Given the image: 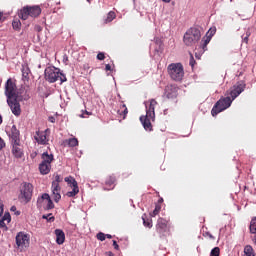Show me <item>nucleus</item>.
<instances>
[{
  "label": "nucleus",
  "mask_w": 256,
  "mask_h": 256,
  "mask_svg": "<svg viewBox=\"0 0 256 256\" xmlns=\"http://www.w3.org/2000/svg\"><path fill=\"white\" fill-rule=\"evenodd\" d=\"M247 87V84L245 83L244 80L238 81L233 87L232 90L230 91L229 96L227 97H221L213 106L211 110V115L212 117H217L219 113H222V111H225L226 109H229L231 107L233 101L236 100V98L245 91Z\"/></svg>",
  "instance_id": "f257e3e1"
},
{
  "label": "nucleus",
  "mask_w": 256,
  "mask_h": 256,
  "mask_svg": "<svg viewBox=\"0 0 256 256\" xmlns=\"http://www.w3.org/2000/svg\"><path fill=\"white\" fill-rule=\"evenodd\" d=\"M44 79L48 83H57V81H60V85L67 82V76L61 71V69L55 66H49L45 69Z\"/></svg>",
  "instance_id": "f03ea898"
},
{
  "label": "nucleus",
  "mask_w": 256,
  "mask_h": 256,
  "mask_svg": "<svg viewBox=\"0 0 256 256\" xmlns=\"http://www.w3.org/2000/svg\"><path fill=\"white\" fill-rule=\"evenodd\" d=\"M199 41H201V27L193 26L184 33L183 43L186 47H195Z\"/></svg>",
  "instance_id": "7ed1b4c3"
},
{
  "label": "nucleus",
  "mask_w": 256,
  "mask_h": 256,
  "mask_svg": "<svg viewBox=\"0 0 256 256\" xmlns=\"http://www.w3.org/2000/svg\"><path fill=\"white\" fill-rule=\"evenodd\" d=\"M168 73L173 79V81H183L185 75V70L183 69V64L181 63H172L168 66Z\"/></svg>",
  "instance_id": "20e7f679"
},
{
  "label": "nucleus",
  "mask_w": 256,
  "mask_h": 256,
  "mask_svg": "<svg viewBox=\"0 0 256 256\" xmlns=\"http://www.w3.org/2000/svg\"><path fill=\"white\" fill-rule=\"evenodd\" d=\"M33 184L29 182H23L20 187V194L18 199L24 201V203H30L33 199Z\"/></svg>",
  "instance_id": "39448f33"
},
{
  "label": "nucleus",
  "mask_w": 256,
  "mask_h": 256,
  "mask_svg": "<svg viewBox=\"0 0 256 256\" xmlns=\"http://www.w3.org/2000/svg\"><path fill=\"white\" fill-rule=\"evenodd\" d=\"M11 153L15 159H23L25 151L23 150V144L21 142L10 143Z\"/></svg>",
  "instance_id": "423d86ee"
},
{
  "label": "nucleus",
  "mask_w": 256,
  "mask_h": 256,
  "mask_svg": "<svg viewBox=\"0 0 256 256\" xmlns=\"http://www.w3.org/2000/svg\"><path fill=\"white\" fill-rule=\"evenodd\" d=\"M17 86L15 85V83H13V80H11V78H9L6 83H5V96L7 97V99H13V98H17L19 97L18 94L15 93V88Z\"/></svg>",
  "instance_id": "0eeeda50"
},
{
  "label": "nucleus",
  "mask_w": 256,
  "mask_h": 256,
  "mask_svg": "<svg viewBox=\"0 0 256 256\" xmlns=\"http://www.w3.org/2000/svg\"><path fill=\"white\" fill-rule=\"evenodd\" d=\"M144 105L146 107V116L152 121H155V106L157 105V101L150 99L148 102H144Z\"/></svg>",
  "instance_id": "6e6552de"
},
{
  "label": "nucleus",
  "mask_w": 256,
  "mask_h": 256,
  "mask_svg": "<svg viewBox=\"0 0 256 256\" xmlns=\"http://www.w3.org/2000/svg\"><path fill=\"white\" fill-rule=\"evenodd\" d=\"M15 239L17 247H25V245H29V240L31 239V236H29V234L25 232H18Z\"/></svg>",
  "instance_id": "1a4fd4ad"
},
{
  "label": "nucleus",
  "mask_w": 256,
  "mask_h": 256,
  "mask_svg": "<svg viewBox=\"0 0 256 256\" xmlns=\"http://www.w3.org/2000/svg\"><path fill=\"white\" fill-rule=\"evenodd\" d=\"M7 104L15 117H19V115H21V104L17 101V98H12V100L8 98Z\"/></svg>",
  "instance_id": "9d476101"
},
{
  "label": "nucleus",
  "mask_w": 256,
  "mask_h": 256,
  "mask_svg": "<svg viewBox=\"0 0 256 256\" xmlns=\"http://www.w3.org/2000/svg\"><path fill=\"white\" fill-rule=\"evenodd\" d=\"M10 143L21 142V132L17 129L16 125H13L8 133Z\"/></svg>",
  "instance_id": "9b49d317"
},
{
  "label": "nucleus",
  "mask_w": 256,
  "mask_h": 256,
  "mask_svg": "<svg viewBox=\"0 0 256 256\" xmlns=\"http://www.w3.org/2000/svg\"><path fill=\"white\" fill-rule=\"evenodd\" d=\"M156 231L160 237H165V233H167V220L159 218L156 224Z\"/></svg>",
  "instance_id": "f8f14e48"
},
{
  "label": "nucleus",
  "mask_w": 256,
  "mask_h": 256,
  "mask_svg": "<svg viewBox=\"0 0 256 256\" xmlns=\"http://www.w3.org/2000/svg\"><path fill=\"white\" fill-rule=\"evenodd\" d=\"M34 139L38 145H47V134H45V132L36 131Z\"/></svg>",
  "instance_id": "ddd939ff"
},
{
  "label": "nucleus",
  "mask_w": 256,
  "mask_h": 256,
  "mask_svg": "<svg viewBox=\"0 0 256 256\" xmlns=\"http://www.w3.org/2000/svg\"><path fill=\"white\" fill-rule=\"evenodd\" d=\"M140 122L142 123L145 131H153V125L151 124V118H149V116H141Z\"/></svg>",
  "instance_id": "4468645a"
},
{
  "label": "nucleus",
  "mask_w": 256,
  "mask_h": 256,
  "mask_svg": "<svg viewBox=\"0 0 256 256\" xmlns=\"http://www.w3.org/2000/svg\"><path fill=\"white\" fill-rule=\"evenodd\" d=\"M54 233L56 235L57 245H63L65 243V232L61 229H56Z\"/></svg>",
  "instance_id": "2eb2a0df"
},
{
  "label": "nucleus",
  "mask_w": 256,
  "mask_h": 256,
  "mask_svg": "<svg viewBox=\"0 0 256 256\" xmlns=\"http://www.w3.org/2000/svg\"><path fill=\"white\" fill-rule=\"evenodd\" d=\"M39 171H40L41 175H49V173H51V164L41 162L39 164Z\"/></svg>",
  "instance_id": "dca6fc26"
},
{
  "label": "nucleus",
  "mask_w": 256,
  "mask_h": 256,
  "mask_svg": "<svg viewBox=\"0 0 256 256\" xmlns=\"http://www.w3.org/2000/svg\"><path fill=\"white\" fill-rule=\"evenodd\" d=\"M30 17L36 18L41 15V7L39 6H29Z\"/></svg>",
  "instance_id": "f3484780"
},
{
  "label": "nucleus",
  "mask_w": 256,
  "mask_h": 256,
  "mask_svg": "<svg viewBox=\"0 0 256 256\" xmlns=\"http://www.w3.org/2000/svg\"><path fill=\"white\" fill-rule=\"evenodd\" d=\"M54 156L53 154H49V152H44L42 154V163H46L48 165H51V163H53L54 160Z\"/></svg>",
  "instance_id": "a211bd4d"
},
{
  "label": "nucleus",
  "mask_w": 256,
  "mask_h": 256,
  "mask_svg": "<svg viewBox=\"0 0 256 256\" xmlns=\"http://www.w3.org/2000/svg\"><path fill=\"white\" fill-rule=\"evenodd\" d=\"M19 17L23 19V21H27L30 17V11L29 6L23 7V9L20 10Z\"/></svg>",
  "instance_id": "6ab92c4d"
},
{
  "label": "nucleus",
  "mask_w": 256,
  "mask_h": 256,
  "mask_svg": "<svg viewBox=\"0 0 256 256\" xmlns=\"http://www.w3.org/2000/svg\"><path fill=\"white\" fill-rule=\"evenodd\" d=\"M51 199L49 193H43L40 197L37 198V207H41L43 205V201H48Z\"/></svg>",
  "instance_id": "aec40b11"
},
{
  "label": "nucleus",
  "mask_w": 256,
  "mask_h": 256,
  "mask_svg": "<svg viewBox=\"0 0 256 256\" xmlns=\"http://www.w3.org/2000/svg\"><path fill=\"white\" fill-rule=\"evenodd\" d=\"M63 182V177H61V175L57 174L55 176V180L52 182V187H54V190L57 191V189L61 188V186H59V184Z\"/></svg>",
  "instance_id": "412c9836"
},
{
  "label": "nucleus",
  "mask_w": 256,
  "mask_h": 256,
  "mask_svg": "<svg viewBox=\"0 0 256 256\" xmlns=\"http://www.w3.org/2000/svg\"><path fill=\"white\" fill-rule=\"evenodd\" d=\"M61 188H57L55 190V187L52 186V193H53V197H54V201L55 203H59V201H61Z\"/></svg>",
  "instance_id": "4be33fe9"
},
{
  "label": "nucleus",
  "mask_w": 256,
  "mask_h": 256,
  "mask_svg": "<svg viewBox=\"0 0 256 256\" xmlns=\"http://www.w3.org/2000/svg\"><path fill=\"white\" fill-rule=\"evenodd\" d=\"M142 221L144 227H148V229H151V227H153V222L151 221V219L147 218V214L142 215Z\"/></svg>",
  "instance_id": "5701e85b"
},
{
  "label": "nucleus",
  "mask_w": 256,
  "mask_h": 256,
  "mask_svg": "<svg viewBox=\"0 0 256 256\" xmlns=\"http://www.w3.org/2000/svg\"><path fill=\"white\" fill-rule=\"evenodd\" d=\"M64 181H65L66 183H68L69 187H77V186H79V185L77 184V180H75V179L73 178V176L65 177V178H64Z\"/></svg>",
  "instance_id": "b1692460"
},
{
  "label": "nucleus",
  "mask_w": 256,
  "mask_h": 256,
  "mask_svg": "<svg viewBox=\"0 0 256 256\" xmlns=\"http://www.w3.org/2000/svg\"><path fill=\"white\" fill-rule=\"evenodd\" d=\"M244 253L246 256H255V251L251 245H246L244 247Z\"/></svg>",
  "instance_id": "393cba45"
},
{
  "label": "nucleus",
  "mask_w": 256,
  "mask_h": 256,
  "mask_svg": "<svg viewBox=\"0 0 256 256\" xmlns=\"http://www.w3.org/2000/svg\"><path fill=\"white\" fill-rule=\"evenodd\" d=\"M42 219H45L47 223H54L55 222V216H53V213H48L42 215Z\"/></svg>",
  "instance_id": "a878e982"
},
{
  "label": "nucleus",
  "mask_w": 256,
  "mask_h": 256,
  "mask_svg": "<svg viewBox=\"0 0 256 256\" xmlns=\"http://www.w3.org/2000/svg\"><path fill=\"white\" fill-rule=\"evenodd\" d=\"M250 233H252V235L256 234V217L252 218L251 222H250Z\"/></svg>",
  "instance_id": "bb28decb"
},
{
  "label": "nucleus",
  "mask_w": 256,
  "mask_h": 256,
  "mask_svg": "<svg viewBox=\"0 0 256 256\" xmlns=\"http://www.w3.org/2000/svg\"><path fill=\"white\" fill-rule=\"evenodd\" d=\"M79 193V186H72V191L66 193L67 197H75Z\"/></svg>",
  "instance_id": "cd10ccee"
},
{
  "label": "nucleus",
  "mask_w": 256,
  "mask_h": 256,
  "mask_svg": "<svg viewBox=\"0 0 256 256\" xmlns=\"http://www.w3.org/2000/svg\"><path fill=\"white\" fill-rule=\"evenodd\" d=\"M21 72H22L23 79H29V74L31 73V70H29V67L22 66Z\"/></svg>",
  "instance_id": "c85d7f7f"
},
{
  "label": "nucleus",
  "mask_w": 256,
  "mask_h": 256,
  "mask_svg": "<svg viewBox=\"0 0 256 256\" xmlns=\"http://www.w3.org/2000/svg\"><path fill=\"white\" fill-rule=\"evenodd\" d=\"M77 145H79V140H77V138L68 139V146L69 147H77Z\"/></svg>",
  "instance_id": "c756f323"
},
{
  "label": "nucleus",
  "mask_w": 256,
  "mask_h": 256,
  "mask_svg": "<svg viewBox=\"0 0 256 256\" xmlns=\"http://www.w3.org/2000/svg\"><path fill=\"white\" fill-rule=\"evenodd\" d=\"M116 15H115V12L113 11H110L108 14H107V17L105 19V23H111V21H113V19H115Z\"/></svg>",
  "instance_id": "7c9ffc66"
},
{
  "label": "nucleus",
  "mask_w": 256,
  "mask_h": 256,
  "mask_svg": "<svg viewBox=\"0 0 256 256\" xmlns=\"http://www.w3.org/2000/svg\"><path fill=\"white\" fill-rule=\"evenodd\" d=\"M217 33V28L216 27H211L207 32H206V36L210 37L211 39H213V36Z\"/></svg>",
  "instance_id": "2f4dec72"
},
{
  "label": "nucleus",
  "mask_w": 256,
  "mask_h": 256,
  "mask_svg": "<svg viewBox=\"0 0 256 256\" xmlns=\"http://www.w3.org/2000/svg\"><path fill=\"white\" fill-rule=\"evenodd\" d=\"M47 201H48V204L44 208L45 211H51V209H55V204L53 203V200L50 198Z\"/></svg>",
  "instance_id": "473e14b6"
},
{
  "label": "nucleus",
  "mask_w": 256,
  "mask_h": 256,
  "mask_svg": "<svg viewBox=\"0 0 256 256\" xmlns=\"http://www.w3.org/2000/svg\"><path fill=\"white\" fill-rule=\"evenodd\" d=\"M106 186L107 187H111V185H115V176H109L107 179H106Z\"/></svg>",
  "instance_id": "72a5a7b5"
},
{
  "label": "nucleus",
  "mask_w": 256,
  "mask_h": 256,
  "mask_svg": "<svg viewBox=\"0 0 256 256\" xmlns=\"http://www.w3.org/2000/svg\"><path fill=\"white\" fill-rule=\"evenodd\" d=\"M220 255H221V249L219 247H214L210 252V256H220Z\"/></svg>",
  "instance_id": "f704fd0d"
},
{
  "label": "nucleus",
  "mask_w": 256,
  "mask_h": 256,
  "mask_svg": "<svg viewBox=\"0 0 256 256\" xmlns=\"http://www.w3.org/2000/svg\"><path fill=\"white\" fill-rule=\"evenodd\" d=\"M167 99H177V92L176 91H167L166 92Z\"/></svg>",
  "instance_id": "c9c22d12"
},
{
  "label": "nucleus",
  "mask_w": 256,
  "mask_h": 256,
  "mask_svg": "<svg viewBox=\"0 0 256 256\" xmlns=\"http://www.w3.org/2000/svg\"><path fill=\"white\" fill-rule=\"evenodd\" d=\"M2 221H7V223H11V214L9 212H5Z\"/></svg>",
  "instance_id": "e433bc0d"
},
{
  "label": "nucleus",
  "mask_w": 256,
  "mask_h": 256,
  "mask_svg": "<svg viewBox=\"0 0 256 256\" xmlns=\"http://www.w3.org/2000/svg\"><path fill=\"white\" fill-rule=\"evenodd\" d=\"M12 27L15 29V31H19L21 29V22L20 21H13L12 22Z\"/></svg>",
  "instance_id": "4c0bfd02"
},
{
  "label": "nucleus",
  "mask_w": 256,
  "mask_h": 256,
  "mask_svg": "<svg viewBox=\"0 0 256 256\" xmlns=\"http://www.w3.org/2000/svg\"><path fill=\"white\" fill-rule=\"evenodd\" d=\"M159 211H161V205L156 204L155 209L152 212V216L155 217L156 215H159Z\"/></svg>",
  "instance_id": "58836bf2"
},
{
  "label": "nucleus",
  "mask_w": 256,
  "mask_h": 256,
  "mask_svg": "<svg viewBox=\"0 0 256 256\" xmlns=\"http://www.w3.org/2000/svg\"><path fill=\"white\" fill-rule=\"evenodd\" d=\"M98 241H105L106 239V234L103 233V232H99L97 235H96Z\"/></svg>",
  "instance_id": "ea45409f"
},
{
  "label": "nucleus",
  "mask_w": 256,
  "mask_h": 256,
  "mask_svg": "<svg viewBox=\"0 0 256 256\" xmlns=\"http://www.w3.org/2000/svg\"><path fill=\"white\" fill-rule=\"evenodd\" d=\"M85 115H93V112L87 111V110H82V114L80 115V117H81L82 119H85V117H87V116H85Z\"/></svg>",
  "instance_id": "a19ab883"
},
{
  "label": "nucleus",
  "mask_w": 256,
  "mask_h": 256,
  "mask_svg": "<svg viewBox=\"0 0 256 256\" xmlns=\"http://www.w3.org/2000/svg\"><path fill=\"white\" fill-rule=\"evenodd\" d=\"M211 37L205 35L203 38H202V43H206L207 45H209V43H211Z\"/></svg>",
  "instance_id": "79ce46f5"
},
{
  "label": "nucleus",
  "mask_w": 256,
  "mask_h": 256,
  "mask_svg": "<svg viewBox=\"0 0 256 256\" xmlns=\"http://www.w3.org/2000/svg\"><path fill=\"white\" fill-rule=\"evenodd\" d=\"M195 58L193 57V54L190 53V61H189V65L190 67H195Z\"/></svg>",
  "instance_id": "37998d69"
},
{
  "label": "nucleus",
  "mask_w": 256,
  "mask_h": 256,
  "mask_svg": "<svg viewBox=\"0 0 256 256\" xmlns=\"http://www.w3.org/2000/svg\"><path fill=\"white\" fill-rule=\"evenodd\" d=\"M97 59H98V61H105V53L99 52L97 54Z\"/></svg>",
  "instance_id": "c03bdc74"
},
{
  "label": "nucleus",
  "mask_w": 256,
  "mask_h": 256,
  "mask_svg": "<svg viewBox=\"0 0 256 256\" xmlns=\"http://www.w3.org/2000/svg\"><path fill=\"white\" fill-rule=\"evenodd\" d=\"M10 211L14 212L15 215H17V216L21 215V211L17 210V207H16V206H12V207L10 208Z\"/></svg>",
  "instance_id": "a18cd8bd"
},
{
  "label": "nucleus",
  "mask_w": 256,
  "mask_h": 256,
  "mask_svg": "<svg viewBox=\"0 0 256 256\" xmlns=\"http://www.w3.org/2000/svg\"><path fill=\"white\" fill-rule=\"evenodd\" d=\"M4 207L5 205H3V202L0 200V217H3V212L5 211Z\"/></svg>",
  "instance_id": "49530a36"
},
{
  "label": "nucleus",
  "mask_w": 256,
  "mask_h": 256,
  "mask_svg": "<svg viewBox=\"0 0 256 256\" xmlns=\"http://www.w3.org/2000/svg\"><path fill=\"white\" fill-rule=\"evenodd\" d=\"M203 53H205V52H203V51L195 52V58L196 59H201V57H203Z\"/></svg>",
  "instance_id": "de8ad7c7"
},
{
  "label": "nucleus",
  "mask_w": 256,
  "mask_h": 256,
  "mask_svg": "<svg viewBox=\"0 0 256 256\" xmlns=\"http://www.w3.org/2000/svg\"><path fill=\"white\" fill-rule=\"evenodd\" d=\"M122 108L124 109V110L122 111L123 115H124V116L127 115V113H129V110H127V105L123 104V105H122Z\"/></svg>",
  "instance_id": "09e8293b"
},
{
  "label": "nucleus",
  "mask_w": 256,
  "mask_h": 256,
  "mask_svg": "<svg viewBox=\"0 0 256 256\" xmlns=\"http://www.w3.org/2000/svg\"><path fill=\"white\" fill-rule=\"evenodd\" d=\"M208 45H209V44H206L205 42L202 43V45H201L202 52L205 53V51H207V46H208Z\"/></svg>",
  "instance_id": "8fccbe9b"
},
{
  "label": "nucleus",
  "mask_w": 256,
  "mask_h": 256,
  "mask_svg": "<svg viewBox=\"0 0 256 256\" xmlns=\"http://www.w3.org/2000/svg\"><path fill=\"white\" fill-rule=\"evenodd\" d=\"M113 247L116 251H119V244H117V240H113Z\"/></svg>",
  "instance_id": "3c124183"
},
{
  "label": "nucleus",
  "mask_w": 256,
  "mask_h": 256,
  "mask_svg": "<svg viewBox=\"0 0 256 256\" xmlns=\"http://www.w3.org/2000/svg\"><path fill=\"white\" fill-rule=\"evenodd\" d=\"M34 29H35V31H37V33H41V31H43V27H41L39 25H36Z\"/></svg>",
  "instance_id": "603ef678"
},
{
  "label": "nucleus",
  "mask_w": 256,
  "mask_h": 256,
  "mask_svg": "<svg viewBox=\"0 0 256 256\" xmlns=\"http://www.w3.org/2000/svg\"><path fill=\"white\" fill-rule=\"evenodd\" d=\"M69 61V56H67V54H64V56H63V63L65 64V65H67V62Z\"/></svg>",
  "instance_id": "864d4df0"
},
{
  "label": "nucleus",
  "mask_w": 256,
  "mask_h": 256,
  "mask_svg": "<svg viewBox=\"0 0 256 256\" xmlns=\"http://www.w3.org/2000/svg\"><path fill=\"white\" fill-rule=\"evenodd\" d=\"M3 147H5V141L0 137V151L3 149Z\"/></svg>",
  "instance_id": "5fc2aeb1"
},
{
  "label": "nucleus",
  "mask_w": 256,
  "mask_h": 256,
  "mask_svg": "<svg viewBox=\"0 0 256 256\" xmlns=\"http://www.w3.org/2000/svg\"><path fill=\"white\" fill-rule=\"evenodd\" d=\"M0 227L1 228L5 227L7 229V224H5V220L3 219L0 220Z\"/></svg>",
  "instance_id": "6e6d98bb"
},
{
  "label": "nucleus",
  "mask_w": 256,
  "mask_h": 256,
  "mask_svg": "<svg viewBox=\"0 0 256 256\" xmlns=\"http://www.w3.org/2000/svg\"><path fill=\"white\" fill-rule=\"evenodd\" d=\"M48 121H50V123H55V116H49Z\"/></svg>",
  "instance_id": "4d7b16f0"
},
{
  "label": "nucleus",
  "mask_w": 256,
  "mask_h": 256,
  "mask_svg": "<svg viewBox=\"0 0 256 256\" xmlns=\"http://www.w3.org/2000/svg\"><path fill=\"white\" fill-rule=\"evenodd\" d=\"M105 70L106 71H111V64H106L105 65Z\"/></svg>",
  "instance_id": "13d9d810"
},
{
  "label": "nucleus",
  "mask_w": 256,
  "mask_h": 256,
  "mask_svg": "<svg viewBox=\"0 0 256 256\" xmlns=\"http://www.w3.org/2000/svg\"><path fill=\"white\" fill-rule=\"evenodd\" d=\"M31 159H35L37 157V152H34L30 155Z\"/></svg>",
  "instance_id": "bf43d9fd"
},
{
  "label": "nucleus",
  "mask_w": 256,
  "mask_h": 256,
  "mask_svg": "<svg viewBox=\"0 0 256 256\" xmlns=\"http://www.w3.org/2000/svg\"><path fill=\"white\" fill-rule=\"evenodd\" d=\"M207 235L209 236L210 239H215V236L212 235L211 233H207Z\"/></svg>",
  "instance_id": "052dcab7"
},
{
  "label": "nucleus",
  "mask_w": 256,
  "mask_h": 256,
  "mask_svg": "<svg viewBox=\"0 0 256 256\" xmlns=\"http://www.w3.org/2000/svg\"><path fill=\"white\" fill-rule=\"evenodd\" d=\"M107 239H113V236L111 234H106Z\"/></svg>",
  "instance_id": "680f3d73"
},
{
  "label": "nucleus",
  "mask_w": 256,
  "mask_h": 256,
  "mask_svg": "<svg viewBox=\"0 0 256 256\" xmlns=\"http://www.w3.org/2000/svg\"><path fill=\"white\" fill-rule=\"evenodd\" d=\"M114 188H115L114 186L112 188L104 187V191H111V189H114Z\"/></svg>",
  "instance_id": "e2e57ef3"
},
{
  "label": "nucleus",
  "mask_w": 256,
  "mask_h": 256,
  "mask_svg": "<svg viewBox=\"0 0 256 256\" xmlns=\"http://www.w3.org/2000/svg\"><path fill=\"white\" fill-rule=\"evenodd\" d=\"M107 255L108 256H115V254H113V252H111V251L107 252Z\"/></svg>",
  "instance_id": "0e129e2a"
},
{
  "label": "nucleus",
  "mask_w": 256,
  "mask_h": 256,
  "mask_svg": "<svg viewBox=\"0 0 256 256\" xmlns=\"http://www.w3.org/2000/svg\"><path fill=\"white\" fill-rule=\"evenodd\" d=\"M131 206L135 209V204H133V199H130Z\"/></svg>",
  "instance_id": "69168bd1"
},
{
  "label": "nucleus",
  "mask_w": 256,
  "mask_h": 256,
  "mask_svg": "<svg viewBox=\"0 0 256 256\" xmlns=\"http://www.w3.org/2000/svg\"><path fill=\"white\" fill-rule=\"evenodd\" d=\"M247 41H249V37L248 36L244 37V42L247 43Z\"/></svg>",
  "instance_id": "338daca9"
},
{
  "label": "nucleus",
  "mask_w": 256,
  "mask_h": 256,
  "mask_svg": "<svg viewBox=\"0 0 256 256\" xmlns=\"http://www.w3.org/2000/svg\"><path fill=\"white\" fill-rule=\"evenodd\" d=\"M163 3H171V0H162Z\"/></svg>",
  "instance_id": "774afa93"
}]
</instances>
